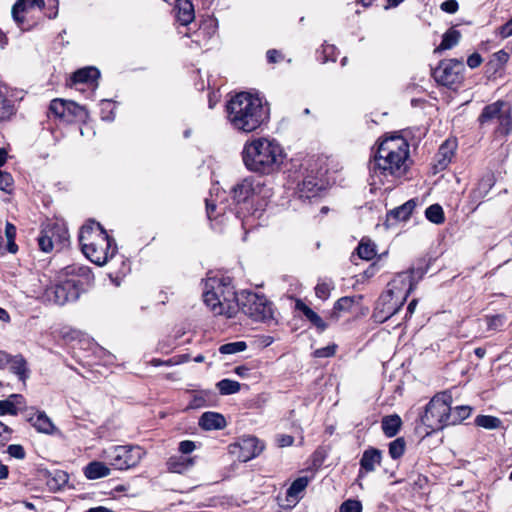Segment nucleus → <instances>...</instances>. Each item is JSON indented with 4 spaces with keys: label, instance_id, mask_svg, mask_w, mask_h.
<instances>
[{
    "label": "nucleus",
    "instance_id": "nucleus-49",
    "mask_svg": "<svg viewBox=\"0 0 512 512\" xmlns=\"http://www.w3.org/2000/svg\"><path fill=\"white\" fill-rule=\"evenodd\" d=\"M18 408L16 407V403L11 399L0 400V415H17Z\"/></svg>",
    "mask_w": 512,
    "mask_h": 512
},
{
    "label": "nucleus",
    "instance_id": "nucleus-54",
    "mask_svg": "<svg viewBox=\"0 0 512 512\" xmlns=\"http://www.w3.org/2000/svg\"><path fill=\"white\" fill-rule=\"evenodd\" d=\"M7 452L11 457L16 459H23L25 457V450L21 445L12 444L7 448Z\"/></svg>",
    "mask_w": 512,
    "mask_h": 512
},
{
    "label": "nucleus",
    "instance_id": "nucleus-12",
    "mask_svg": "<svg viewBox=\"0 0 512 512\" xmlns=\"http://www.w3.org/2000/svg\"><path fill=\"white\" fill-rule=\"evenodd\" d=\"M463 63L457 59L443 60L433 70L434 79L443 86H452L461 81Z\"/></svg>",
    "mask_w": 512,
    "mask_h": 512
},
{
    "label": "nucleus",
    "instance_id": "nucleus-38",
    "mask_svg": "<svg viewBox=\"0 0 512 512\" xmlns=\"http://www.w3.org/2000/svg\"><path fill=\"white\" fill-rule=\"evenodd\" d=\"M356 300L354 297L345 296L340 299H338L333 307V311L331 313V318H334L335 320L338 319L340 312H347L349 311L352 306L355 304Z\"/></svg>",
    "mask_w": 512,
    "mask_h": 512
},
{
    "label": "nucleus",
    "instance_id": "nucleus-58",
    "mask_svg": "<svg viewBox=\"0 0 512 512\" xmlns=\"http://www.w3.org/2000/svg\"><path fill=\"white\" fill-rule=\"evenodd\" d=\"M481 63L482 57L478 53L471 54L467 59V65L472 69L477 68Z\"/></svg>",
    "mask_w": 512,
    "mask_h": 512
},
{
    "label": "nucleus",
    "instance_id": "nucleus-42",
    "mask_svg": "<svg viewBox=\"0 0 512 512\" xmlns=\"http://www.w3.org/2000/svg\"><path fill=\"white\" fill-rule=\"evenodd\" d=\"M217 388L222 395H231L237 393L241 385L239 382L231 379H222L217 383Z\"/></svg>",
    "mask_w": 512,
    "mask_h": 512
},
{
    "label": "nucleus",
    "instance_id": "nucleus-29",
    "mask_svg": "<svg viewBox=\"0 0 512 512\" xmlns=\"http://www.w3.org/2000/svg\"><path fill=\"white\" fill-rule=\"evenodd\" d=\"M88 113L83 106L78 105L74 101H67L64 122L71 123L75 121H83L87 118Z\"/></svg>",
    "mask_w": 512,
    "mask_h": 512
},
{
    "label": "nucleus",
    "instance_id": "nucleus-22",
    "mask_svg": "<svg viewBox=\"0 0 512 512\" xmlns=\"http://www.w3.org/2000/svg\"><path fill=\"white\" fill-rule=\"evenodd\" d=\"M227 208L225 192H223L222 195L217 194L215 199L212 196L206 199V212L210 220L225 215Z\"/></svg>",
    "mask_w": 512,
    "mask_h": 512
},
{
    "label": "nucleus",
    "instance_id": "nucleus-57",
    "mask_svg": "<svg viewBox=\"0 0 512 512\" xmlns=\"http://www.w3.org/2000/svg\"><path fill=\"white\" fill-rule=\"evenodd\" d=\"M498 33L502 38H508L512 36V18L499 27Z\"/></svg>",
    "mask_w": 512,
    "mask_h": 512
},
{
    "label": "nucleus",
    "instance_id": "nucleus-53",
    "mask_svg": "<svg viewBox=\"0 0 512 512\" xmlns=\"http://www.w3.org/2000/svg\"><path fill=\"white\" fill-rule=\"evenodd\" d=\"M204 406H206V397L203 393H198L193 396L187 409H198Z\"/></svg>",
    "mask_w": 512,
    "mask_h": 512
},
{
    "label": "nucleus",
    "instance_id": "nucleus-8",
    "mask_svg": "<svg viewBox=\"0 0 512 512\" xmlns=\"http://www.w3.org/2000/svg\"><path fill=\"white\" fill-rule=\"evenodd\" d=\"M452 404V396L449 392L436 394L426 405L421 416V422L433 431L450 426L449 412Z\"/></svg>",
    "mask_w": 512,
    "mask_h": 512
},
{
    "label": "nucleus",
    "instance_id": "nucleus-5",
    "mask_svg": "<svg viewBox=\"0 0 512 512\" xmlns=\"http://www.w3.org/2000/svg\"><path fill=\"white\" fill-rule=\"evenodd\" d=\"M79 243L83 254L98 266L105 265L117 253L115 240L94 220H89L81 227Z\"/></svg>",
    "mask_w": 512,
    "mask_h": 512
},
{
    "label": "nucleus",
    "instance_id": "nucleus-39",
    "mask_svg": "<svg viewBox=\"0 0 512 512\" xmlns=\"http://www.w3.org/2000/svg\"><path fill=\"white\" fill-rule=\"evenodd\" d=\"M426 218L434 224H442L445 221L443 208L439 204H432L425 210Z\"/></svg>",
    "mask_w": 512,
    "mask_h": 512
},
{
    "label": "nucleus",
    "instance_id": "nucleus-19",
    "mask_svg": "<svg viewBox=\"0 0 512 512\" xmlns=\"http://www.w3.org/2000/svg\"><path fill=\"white\" fill-rule=\"evenodd\" d=\"M39 7L40 9L44 8L45 1L44 0H17L16 3L12 7V17L14 21L17 23V25L22 29L25 30L23 27L25 17L24 13L27 10V8H33V7Z\"/></svg>",
    "mask_w": 512,
    "mask_h": 512
},
{
    "label": "nucleus",
    "instance_id": "nucleus-21",
    "mask_svg": "<svg viewBox=\"0 0 512 512\" xmlns=\"http://www.w3.org/2000/svg\"><path fill=\"white\" fill-rule=\"evenodd\" d=\"M100 77V72L97 68L89 66L84 67L73 73L72 80L75 84H89L93 90L98 86L96 81Z\"/></svg>",
    "mask_w": 512,
    "mask_h": 512
},
{
    "label": "nucleus",
    "instance_id": "nucleus-16",
    "mask_svg": "<svg viewBox=\"0 0 512 512\" xmlns=\"http://www.w3.org/2000/svg\"><path fill=\"white\" fill-rule=\"evenodd\" d=\"M239 459L247 462L257 457L263 451V444L254 436L243 437L239 442Z\"/></svg>",
    "mask_w": 512,
    "mask_h": 512
},
{
    "label": "nucleus",
    "instance_id": "nucleus-4",
    "mask_svg": "<svg viewBox=\"0 0 512 512\" xmlns=\"http://www.w3.org/2000/svg\"><path fill=\"white\" fill-rule=\"evenodd\" d=\"M93 280V274L88 266L72 264L65 267L57 276L55 284L47 287L42 295L44 301L57 305L79 298L84 286Z\"/></svg>",
    "mask_w": 512,
    "mask_h": 512
},
{
    "label": "nucleus",
    "instance_id": "nucleus-62",
    "mask_svg": "<svg viewBox=\"0 0 512 512\" xmlns=\"http://www.w3.org/2000/svg\"><path fill=\"white\" fill-rule=\"evenodd\" d=\"M11 430L0 422V442L7 440Z\"/></svg>",
    "mask_w": 512,
    "mask_h": 512
},
{
    "label": "nucleus",
    "instance_id": "nucleus-61",
    "mask_svg": "<svg viewBox=\"0 0 512 512\" xmlns=\"http://www.w3.org/2000/svg\"><path fill=\"white\" fill-rule=\"evenodd\" d=\"M280 56H281L280 53L275 49H271V50L267 51V60L270 63H276L278 61V59L280 58Z\"/></svg>",
    "mask_w": 512,
    "mask_h": 512
},
{
    "label": "nucleus",
    "instance_id": "nucleus-43",
    "mask_svg": "<svg viewBox=\"0 0 512 512\" xmlns=\"http://www.w3.org/2000/svg\"><path fill=\"white\" fill-rule=\"evenodd\" d=\"M406 449V442L403 437H399L389 444V455L392 459H399L403 456Z\"/></svg>",
    "mask_w": 512,
    "mask_h": 512
},
{
    "label": "nucleus",
    "instance_id": "nucleus-14",
    "mask_svg": "<svg viewBox=\"0 0 512 512\" xmlns=\"http://www.w3.org/2000/svg\"><path fill=\"white\" fill-rule=\"evenodd\" d=\"M67 240V231L56 223L45 226L39 237L38 244L43 252H51L55 243H62Z\"/></svg>",
    "mask_w": 512,
    "mask_h": 512
},
{
    "label": "nucleus",
    "instance_id": "nucleus-52",
    "mask_svg": "<svg viewBox=\"0 0 512 512\" xmlns=\"http://www.w3.org/2000/svg\"><path fill=\"white\" fill-rule=\"evenodd\" d=\"M337 346L335 344L328 345L323 348L316 349L314 351V356L317 358H327L331 357L335 354Z\"/></svg>",
    "mask_w": 512,
    "mask_h": 512
},
{
    "label": "nucleus",
    "instance_id": "nucleus-15",
    "mask_svg": "<svg viewBox=\"0 0 512 512\" xmlns=\"http://www.w3.org/2000/svg\"><path fill=\"white\" fill-rule=\"evenodd\" d=\"M26 420L33 426L39 433L53 435L59 433V430L54 425L52 420L47 416L44 411H34L31 409V412H28L26 415Z\"/></svg>",
    "mask_w": 512,
    "mask_h": 512
},
{
    "label": "nucleus",
    "instance_id": "nucleus-7",
    "mask_svg": "<svg viewBox=\"0 0 512 512\" xmlns=\"http://www.w3.org/2000/svg\"><path fill=\"white\" fill-rule=\"evenodd\" d=\"M262 183L254 177L244 178L232 189V198L235 203V214L242 219L243 228H246L245 218L254 217L258 209H253L256 197L262 192Z\"/></svg>",
    "mask_w": 512,
    "mask_h": 512
},
{
    "label": "nucleus",
    "instance_id": "nucleus-63",
    "mask_svg": "<svg viewBox=\"0 0 512 512\" xmlns=\"http://www.w3.org/2000/svg\"><path fill=\"white\" fill-rule=\"evenodd\" d=\"M279 442V445L281 447H284V446H289V445H292L293 443V437L292 436H289V435H283L281 436V438L278 440Z\"/></svg>",
    "mask_w": 512,
    "mask_h": 512
},
{
    "label": "nucleus",
    "instance_id": "nucleus-41",
    "mask_svg": "<svg viewBox=\"0 0 512 512\" xmlns=\"http://www.w3.org/2000/svg\"><path fill=\"white\" fill-rule=\"evenodd\" d=\"M475 424L485 429H497L501 425V420L490 415H479L475 418Z\"/></svg>",
    "mask_w": 512,
    "mask_h": 512
},
{
    "label": "nucleus",
    "instance_id": "nucleus-3",
    "mask_svg": "<svg viewBox=\"0 0 512 512\" xmlns=\"http://www.w3.org/2000/svg\"><path fill=\"white\" fill-rule=\"evenodd\" d=\"M241 156L244 166L249 171L270 175L280 169L285 153L275 139L258 137L244 144Z\"/></svg>",
    "mask_w": 512,
    "mask_h": 512
},
{
    "label": "nucleus",
    "instance_id": "nucleus-17",
    "mask_svg": "<svg viewBox=\"0 0 512 512\" xmlns=\"http://www.w3.org/2000/svg\"><path fill=\"white\" fill-rule=\"evenodd\" d=\"M324 184L317 176L307 175L302 183L298 185V194L300 198L311 199L319 195Z\"/></svg>",
    "mask_w": 512,
    "mask_h": 512
},
{
    "label": "nucleus",
    "instance_id": "nucleus-13",
    "mask_svg": "<svg viewBox=\"0 0 512 512\" xmlns=\"http://www.w3.org/2000/svg\"><path fill=\"white\" fill-rule=\"evenodd\" d=\"M412 271L397 274L387 285L384 299L393 296L398 303H404L413 290Z\"/></svg>",
    "mask_w": 512,
    "mask_h": 512
},
{
    "label": "nucleus",
    "instance_id": "nucleus-27",
    "mask_svg": "<svg viewBox=\"0 0 512 512\" xmlns=\"http://www.w3.org/2000/svg\"><path fill=\"white\" fill-rule=\"evenodd\" d=\"M295 308L301 311L307 320H309L311 324L314 325L320 332L326 330L327 324L323 321V319L301 300L296 301Z\"/></svg>",
    "mask_w": 512,
    "mask_h": 512
},
{
    "label": "nucleus",
    "instance_id": "nucleus-20",
    "mask_svg": "<svg viewBox=\"0 0 512 512\" xmlns=\"http://www.w3.org/2000/svg\"><path fill=\"white\" fill-rule=\"evenodd\" d=\"M456 149V143L452 140H446L440 147L435 156V168L437 170H444L451 162L454 151Z\"/></svg>",
    "mask_w": 512,
    "mask_h": 512
},
{
    "label": "nucleus",
    "instance_id": "nucleus-1",
    "mask_svg": "<svg viewBox=\"0 0 512 512\" xmlns=\"http://www.w3.org/2000/svg\"><path fill=\"white\" fill-rule=\"evenodd\" d=\"M409 144L401 136L385 138L369 161L371 185L392 183L408 170Z\"/></svg>",
    "mask_w": 512,
    "mask_h": 512
},
{
    "label": "nucleus",
    "instance_id": "nucleus-25",
    "mask_svg": "<svg viewBox=\"0 0 512 512\" xmlns=\"http://www.w3.org/2000/svg\"><path fill=\"white\" fill-rule=\"evenodd\" d=\"M382 458L381 451L375 448H369L364 451L360 460L361 469L366 472H372L380 464Z\"/></svg>",
    "mask_w": 512,
    "mask_h": 512
},
{
    "label": "nucleus",
    "instance_id": "nucleus-45",
    "mask_svg": "<svg viewBox=\"0 0 512 512\" xmlns=\"http://www.w3.org/2000/svg\"><path fill=\"white\" fill-rule=\"evenodd\" d=\"M247 344L244 341H237L223 344L219 347L221 354H236L246 350Z\"/></svg>",
    "mask_w": 512,
    "mask_h": 512
},
{
    "label": "nucleus",
    "instance_id": "nucleus-9",
    "mask_svg": "<svg viewBox=\"0 0 512 512\" xmlns=\"http://www.w3.org/2000/svg\"><path fill=\"white\" fill-rule=\"evenodd\" d=\"M238 310L255 321L268 322L274 319L272 303L264 295L242 291L237 299Z\"/></svg>",
    "mask_w": 512,
    "mask_h": 512
},
{
    "label": "nucleus",
    "instance_id": "nucleus-59",
    "mask_svg": "<svg viewBox=\"0 0 512 512\" xmlns=\"http://www.w3.org/2000/svg\"><path fill=\"white\" fill-rule=\"evenodd\" d=\"M373 317H374L375 321L383 323L386 320H388L389 318H391L392 316L384 313V311H382L381 308L376 307L375 311L373 313Z\"/></svg>",
    "mask_w": 512,
    "mask_h": 512
},
{
    "label": "nucleus",
    "instance_id": "nucleus-64",
    "mask_svg": "<svg viewBox=\"0 0 512 512\" xmlns=\"http://www.w3.org/2000/svg\"><path fill=\"white\" fill-rule=\"evenodd\" d=\"M85 512H114V511L107 507H104V506H97V507H92V508L86 510Z\"/></svg>",
    "mask_w": 512,
    "mask_h": 512
},
{
    "label": "nucleus",
    "instance_id": "nucleus-44",
    "mask_svg": "<svg viewBox=\"0 0 512 512\" xmlns=\"http://www.w3.org/2000/svg\"><path fill=\"white\" fill-rule=\"evenodd\" d=\"M67 100L63 99H54L51 101L49 106V112L53 114L56 118L60 120H64L65 111H66Z\"/></svg>",
    "mask_w": 512,
    "mask_h": 512
},
{
    "label": "nucleus",
    "instance_id": "nucleus-36",
    "mask_svg": "<svg viewBox=\"0 0 512 512\" xmlns=\"http://www.w3.org/2000/svg\"><path fill=\"white\" fill-rule=\"evenodd\" d=\"M472 408L467 405L456 406L452 408L450 406L449 412V423L450 425H456L467 419L471 414Z\"/></svg>",
    "mask_w": 512,
    "mask_h": 512
},
{
    "label": "nucleus",
    "instance_id": "nucleus-24",
    "mask_svg": "<svg viewBox=\"0 0 512 512\" xmlns=\"http://www.w3.org/2000/svg\"><path fill=\"white\" fill-rule=\"evenodd\" d=\"M177 14L176 18L181 25H188L194 20V7L189 0H177L176 7Z\"/></svg>",
    "mask_w": 512,
    "mask_h": 512
},
{
    "label": "nucleus",
    "instance_id": "nucleus-46",
    "mask_svg": "<svg viewBox=\"0 0 512 512\" xmlns=\"http://www.w3.org/2000/svg\"><path fill=\"white\" fill-rule=\"evenodd\" d=\"M334 288L332 281L321 280L315 286V294L321 300H326L330 296L331 290Z\"/></svg>",
    "mask_w": 512,
    "mask_h": 512
},
{
    "label": "nucleus",
    "instance_id": "nucleus-47",
    "mask_svg": "<svg viewBox=\"0 0 512 512\" xmlns=\"http://www.w3.org/2000/svg\"><path fill=\"white\" fill-rule=\"evenodd\" d=\"M337 58V49L332 44H323L321 50L320 61L322 63H327L329 61L335 62Z\"/></svg>",
    "mask_w": 512,
    "mask_h": 512
},
{
    "label": "nucleus",
    "instance_id": "nucleus-34",
    "mask_svg": "<svg viewBox=\"0 0 512 512\" xmlns=\"http://www.w3.org/2000/svg\"><path fill=\"white\" fill-rule=\"evenodd\" d=\"M11 370L18 375L20 380H25L28 377L27 362L22 355L10 356Z\"/></svg>",
    "mask_w": 512,
    "mask_h": 512
},
{
    "label": "nucleus",
    "instance_id": "nucleus-31",
    "mask_svg": "<svg viewBox=\"0 0 512 512\" xmlns=\"http://www.w3.org/2000/svg\"><path fill=\"white\" fill-rule=\"evenodd\" d=\"M417 205L416 200L410 199L404 204L391 210L388 214V219H395L397 221H406Z\"/></svg>",
    "mask_w": 512,
    "mask_h": 512
},
{
    "label": "nucleus",
    "instance_id": "nucleus-30",
    "mask_svg": "<svg viewBox=\"0 0 512 512\" xmlns=\"http://www.w3.org/2000/svg\"><path fill=\"white\" fill-rule=\"evenodd\" d=\"M402 426V420L399 415L393 414L382 418L381 428L386 437H394Z\"/></svg>",
    "mask_w": 512,
    "mask_h": 512
},
{
    "label": "nucleus",
    "instance_id": "nucleus-26",
    "mask_svg": "<svg viewBox=\"0 0 512 512\" xmlns=\"http://www.w3.org/2000/svg\"><path fill=\"white\" fill-rule=\"evenodd\" d=\"M194 465V459L184 455L171 456L167 461V468L173 473H183Z\"/></svg>",
    "mask_w": 512,
    "mask_h": 512
},
{
    "label": "nucleus",
    "instance_id": "nucleus-2",
    "mask_svg": "<svg viewBox=\"0 0 512 512\" xmlns=\"http://www.w3.org/2000/svg\"><path fill=\"white\" fill-rule=\"evenodd\" d=\"M227 120L238 132L251 133L269 120L270 109L257 95L240 92L226 104Z\"/></svg>",
    "mask_w": 512,
    "mask_h": 512
},
{
    "label": "nucleus",
    "instance_id": "nucleus-60",
    "mask_svg": "<svg viewBox=\"0 0 512 512\" xmlns=\"http://www.w3.org/2000/svg\"><path fill=\"white\" fill-rule=\"evenodd\" d=\"M5 234L7 237V240L15 239L16 236V228L13 224L7 222L5 226Z\"/></svg>",
    "mask_w": 512,
    "mask_h": 512
},
{
    "label": "nucleus",
    "instance_id": "nucleus-18",
    "mask_svg": "<svg viewBox=\"0 0 512 512\" xmlns=\"http://www.w3.org/2000/svg\"><path fill=\"white\" fill-rule=\"evenodd\" d=\"M13 90L5 83L0 82V121L10 119L15 113Z\"/></svg>",
    "mask_w": 512,
    "mask_h": 512
},
{
    "label": "nucleus",
    "instance_id": "nucleus-6",
    "mask_svg": "<svg viewBox=\"0 0 512 512\" xmlns=\"http://www.w3.org/2000/svg\"><path fill=\"white\" fill-rule=\"evenodd\" d=\"M238 295L229 278L210 277L204 282L203 301L215 316L234 317L238 312Z\"/></svg>",
    "mask_w": 512,
    "mask_h": 512
},
{
    "label": "nucleus",
    "instance_id": "nucleus-55",
    "mask_svg": "<svg viewBox=\"0 0 512 512\" xmlns=\"http://www.w3.org/2000/svg\"><path fill=\"white\" fill-rule=\"evenodd\" d=\"M440 9L446 13L454 14L458 11L459 5L456 0H446L441 3Z\"/></svg>",
    "mask_w": 512,
    "mask_h": 512
},
{
    "label": "nucleus",
    "instance_id": "nucleus-37",
    "mask_svg": "<svg viewBox=\"0 0 512 512\" xmlns=\"http://www.w3.org/2000/svg\"><path fill=\"white\" fill-rule=\"evenodd\" d=\"M357 254L363 260H371L376 255V245L370 239L363 238L358 244Z\"/></svg>",
    "mask_w": 512,
    "mask_h": 512
},
{
    "label": "nucleus",
    "instance_id": "nucleus-28",
    "mask_svg": "<svg viewBox=\"0 0 512 512\" xmlns=\"http://www.w3.org/2000/svg\"><path fill=\"white\" fill-rule=\"evenodd\" d=\"M84 475L89 480H95L110 475V468L103 462L92 461L84 468Z\"/></svg>",
    "mask_w": 512,
    "mask_h": 512
},
{
    "label": "nucleus",
    "instance_id": "nucleus-33",
    "mask_svg": "<svg viewBox=\"0 0 512 512\" xmlns=\"http://www.w3.org/2000/svg\"><path fill=\"white\" fill-rule=\"evenodd\" d=\"M404 303H398L396 298L390 295V297H387L384 299V293L381 294L378 302H377V308H381L384 313L388 315H395L400 308L403 306Z\"/></svg>",
    "mask_w": 512,
    "mask_h": 512
},
{
    "label": "nucleus",
    "instance_id": "nucleus-10",
    "mask_svg": "<svg viewBox=\"0 0 512 512\" xmlns=\"http://www.w3.org/2000/svg\"><path fill=\"white\" fill-rule=\"evenodd\" d=\"M144 455L145 451L141 447L133 445L112 446L103 452V457L118 470L136 467Z\"/></svg>",
    "mask_w": 512,
    "mask_h": 512
},
{
    "label": "nucleus",
    "instance_id": "nucleus-40",
    "mask_svg": "<svg viewBox=\"0 0 512 512\" xmlns=\"http://www.w3.org/2000/svg\"><path fill=\"white\" fill-rule=\"evenodd\" d=\"M308 482L307 477H299L294 480L287 490V497L297 499L299 494L307 487Z\"/></svg>",
    "mask_w": 512,
    "mask_h": 512
},
{
    "label": "nucleus",
    "instance_id": "nucleus-50",
    "mask_svg": "<svg viewBox=\"0 0 512 512\" xmlns=\"http://www.w3.org/2000/svg\"><path fill=\"white\" fill-rule=\"evenodd\" d=\"M13 182L10 173L0 170V190L10 193L12 191Z\"/></svg>",
    "mask_w": 512,
    "mask_h": 512
},
{
    "label": "nucleus",
    "instance_id": "nucleus-11",
    "mask_svg": "<svg viewBox=\"0 0 512 512\" xmlns=\"http://www.w3.org/2000/svg\"><path fill=\"white\" fill-rule=\"evenodd\" d=\"M481 125L490 124L494 122L499 123V132L508 134L512 128V117L508 103L498 100L492 104L486 105L479 118Z\"/></svg>",
    "mask_w": 512,
    "mask_h": 512
},
{
    "label": "nucleus",
    "instance_id": "nucleus-51",
    "mask_svg": "<svg viewBox=\"0 0 512 512\" xmlns=\"http://www.w3.org/2000/svg\"><path fill=\"white\" fill-rule=\"evenodd\" d=\"M340 512H362V504L358 500H346L341 504Z\"/></svg>",
    "mask_w": 512,
    "mask_h": 512
},
{
    "label": "nucleus",
    "instance_id": "nucleus-23",
    "mask_svg": "<svg viewBox=\"0 0 512 512\" xmlns=\"http://www.w3.org/2000/svg\"><path fill=\"white\" fill-rule=\"evenodd\" d=\"M199 426L204 430H220L225 428L224 416L217 412H205L199 419Z\"/></svg>",
    "mask_w": 512,
    "mask_h": 512
},
{
    "label": "nucleus",
    "instance_id": "nucleus-48",
    "mask_svg": "<svg viewBox=\"0 0 512 512\" xmlns=\"http://www.w3.org/2000/svg\"><path fill=\"white\" fill-rule=\"evenodd\" d=\"M488 330H500L505 323V316L503 314L487 316Z\"/></svg>",
    "mask_w": 512,
    "mask_h": 512
},
{
    "label": "nucleus",
    "instance_id": "nucleus-32",
    "mask_svg": "<svg viewBox=\"0 0 512 512\" xmlns=\"http://www.w3.org/2000/svg\"><path fill=\"white\" fill-rule=\"evenodd\" d=\"M492 186L493 182L490 177L482 178L478 182L477 186L470 193L471 201L474 204L478 205L480 203V200L488 194Z\"/></svg>",
    "mask_w": 512,
    "mask_h": 512
},
{
    "label": "nucleus",
    "instance_id": "nucleus-56",
    "mask_svg": "<svg viewBox=\"0 0 512 512\" xmlns=\"http://www.w3.org/2000/svg\"><path fill=\"white\" fill-rule=\"evenodd\" d=\"M195 448H196L195 443L190 440L181 441L179 444V452L181 453V455H184V456H187L188 454L193 452L195 450Z\"/></svg>",
    "mask_w": 512,
    "mask_h": 512
},
{
    "label": "nucleus",
    "instance_id": "nucleus-35",
    "mask_svg": "<svg viewBox=\"0 0 512 512\" xmlns=\"http://www.w3.org/2000/svg\"><path fill=\"white\" fill-rule=\"evenodd\" d=\"M461 34L458 30L451 28L444 33L440 45L435 49L436 51L451 49L458 44Z\"/></svg>",
    "mask_w": 512,
    "mask_h": 512
}]
</instances>
